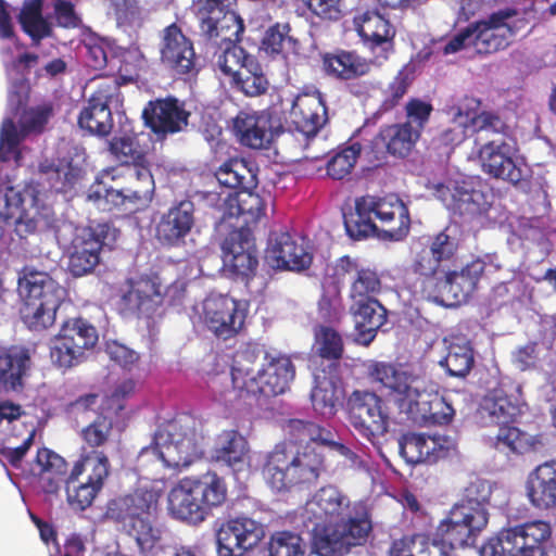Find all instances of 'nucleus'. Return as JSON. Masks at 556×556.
I'll return each mask as SVG.
<instances>
[{
	"label": "nucleus",
	"instance_id": "nucleus-1",
	"mask_svg": "<svg viewBox=\"0 0 556 556\" xmlns=\"http://www.w3.org/2000/svg\"><path fill=\"white\" fill-rule=\"evenodd\" d=\"M204 447V428L197 417L181 414L161 426L151 444L142 447L137 456L136 469L141 476L138 489L110 501L105 517L118 523L142 551L151 548L159 539V531L151 525L150 509L163 488L162 470L189 468L202 458Z\"/></svg>",
	"mask_w": 556,
	"mask_h": 556
},
{
	"label": "nucleus",
	"instance_id": "nucleus-2",
	"mask_svg": "<svg viewBox=\"0 0 556 556\" xmlns=\"http://www.w3.org/2000/svg\"><path fill=\"white\" fill-rule=\"evenodd\" d=\"M287 432L293 440L307 443L299 447L293 442H283L267 454L263 475L276 492L317 480L325 469V448L342 457L344 465L352 466L357 462L356 454L337 441L331 430L314 422L292 419L287 425Z\"/></svg>",
	"mask_w": 556,
	"mask_h": 556
},
{
	"label": "nucleus",
	"instance_id": "nucleus-3",
	"mask_svg": "<svg viewBox=\"0 0 556 556\" xmlns=\"http://www.w3.org/2000/svg\"><path fill=\"white\" fill-rule=\"evenodd\" d=\"M302 519L319 556H339L363 544L371 530L363 503H352L336 485L318 489L306 501Z\"/></svg>",
	"mask_w": 556,
	"mask_h": 556
},
{
	"label": "nucleus",
	"instance_id": "nucleus-4",
	"mask_svg": "<svg viewBox=\"0 0 556 556\" xmlns=\"http://www.w3.org/2000/svg\"><path fill=\"white\" fill-rule=\"evenodd\" d=\"M370 379L388 390L401 412L421 425H447L455 415L452 404L424 379L403 365L370 362Z\"/></svg>",
	"mask_w": 556,
	"mask_h": 556
},
{
	"label": "nucleus",
	"instance_id": "nucleus-5",
	"mask_svg": "<svg viewBox=\"0 0 556 556\" xmlns=\"http://www.w3.org/2000/svg\"><path fill=\"white\" fill-rule=\"evenodd\" d=\"M294 377L289 357H267L262 350L247 348L238 352L230 372L231 389L223 394L225 406L243 410L254 404L258 394L283 393Z\"/></svg>",
	"mask_w": 556,
	"mask_h": 556
},
{
	"label": "nucleus",
	"instance_id": "nucleus-6",
	"mask_svg": "<svg viewBox=\"0 0 556 556\" xmlns=\"http://www.w3.org/2000/svg\"><path fill=\"white\" fill-rule=\"evenodd\" d=\"M504 502V489L476 478L465 488L464 497L440 521L438 533L451 545H471L489 522L485 505H502Z\"/></svg>",
	"mask_w": 556,
	"mask_h": 556
},
{
	"label": "nucleus",
	"instance_id": "nucleus-7",
	"mask_svg": "<svg viewBox=\"0 0 556 556\" xmlns=\"http://www.w3.org/2000/svg\"><path fill=\"white\" fill-rule=\"evenodd\" d=\"M226 480L216 471L184 477L169 489L166 497L168 515L188 526H200L227 501Z\"/></svg>",
	"mask_w": 556,
	"mask_h": 556
},
{
	"label": "nucleus",
	"instance_id": "nucleus-8",
	"mask_svg": "<svg viewBox=\"0 0 556 556\" xmlns=\"http://www.w3.org/2000/svg\"><path fill=\"white\" fill-rule=\"evenodd\" d=\"M153 190L154 181L148 168H114L100 174L87 198L102 211L121 206L132 210L130 204H146L151 201Z\"/></svg>",
	"mask_w": 556,
	"mask_h": 556
},
{
	"label": "nucleus",
	"instance_id": "nucleus-9",
	"mask_svg": "<svg viewBox=\"0 0 556 556\" xmlns=\"http://www.w3.org/2000/svg\"><path fill=\"white\" fill-rule=\"evenodd\" d=\"M17 291L22 300L21 317L33 330L51 327L66 296L65 289L48 273L24 267L18 274Z\"/></svg>",
	"mask_w": 556,
	"mask_h": 556
},
{
	"label": "nucleus",
	"instance_id": "nucleus-10",
	"mask_svg": "<svg viewBox=\"0 0 556 556\" xmlns=\"http://www.w3.org/2000/svg\"><path fill=\"white\" fill-rule=\"evenodd\" d=\"M526 26L522 13L508 8L498 10L454 35L444 46L443 52L453 54L469 47L479 53L495 52L506 48Z\"/></svg>",
	"mask_w": 556,
	"mask_h": 556
},
{
	"label": "nucleus",
	"instance_id": "nucleus-11",
	"mask_svg": "<svg viewBox=\"0 0 556 556\" xmlns=\"http://www.w3.org/2000/svg\"><path fill=\"white\" fill-rule=\"evenodd\" d=\"M48 193L39 185L5 187L0 190V242L3 233L14 231L22 240L33 233L42 219H48L51 208Z\"/></svg>",
	"mask_w": 556,
	"mask_h": 556
},
{
	"label": "nucleus",
	"instance_id": "nucleus-12",
	"mask_svg": "<svg viewBox=\"0 0 556 556\" xmlns=\"http://www.w3.org/2000/svg\"><path fill=\"white\" fill-rule=\"evenodd\" d=\"M432 193L454 213L484 226L495 219L494 194L481 181L456 174L429 186Z\"/></svg>",
	"mask_w": 556,
	"mask_h": 556
},
{
	"label": "nucleus",
	"instance_id": "nucleus-13",
	"mask_svg": "<svg viewBox=\"0 0 556 556\" xmlns=\"http://www.w3.org/2000/svg\"><path fill=\"white\" fill-rule=\"evenodd\" d=\"M110 475L108 456L100 451L81 454L66 479L68 505L75 510L89 507Z\"/></svg>",
	"mask_w": 556,
	"mask_h": 556
},
{
	"label": "nucleus",
	"instance_id": "nucleus-14",
	"mask_svg": "<svg viewBox=\"0 0 556 556\" xmlns=\"http://www.w3.org/2000/svg\"><path fill=\"white\" fill-rule=\"evenodd\" d=\"M348 417L353 429L371 443L384 437L394 417L389 402L375 392L356 390L348 400Z\"/></svg>",
	"mask_w": 556,
	"mask_h": 556
},
{
	"label": "nucleus",
	"instance_id": "nucleus-15",
	"mask_svg": "<svg viewBox=\"0 0 556 556\" xmlns=\"http://www.w3.org/2000/svg\"><path fill=\"white\" fill-rule=\"evenodd\" d=\"M98 339V331L90 323L83 318L70 319L51 340V361L60 368L77 366L87 358Z\"/></svg>",
	"mask_w": 556,
	"mask_h": 556
},
{
	"label": "nucleus",
	"instance_id": "nucleus-16",
	"mask_svg": "<svg viewBox=\"0 0 556 556\" xmlns=\"http://www.w3.org/2000/svg\"><path fill=\"white\" fill-rule=\"evenodd\" d=\"M12 25L3 3L0 2V37L8 39L2 48L3 62L11 80L9 105L18 111L28 98L29 86L24 72L39 64V56L33 53H22L20 46L13 39Z\"/></svg>",
	"mask_w": 556,
	"mask_h": 556
},
{
	"label": "nucleus",
	"instance_id": "nucleus-17",
	"mask_svg": "<svg viewBox=\"0 0 556 556\" xmlns=\"http://www.w3.org/2000/svg\"><path fill=\"white\" fill-rule=\"evenodd\" d=\"M476 98H465L450 109L451 126L442 135V141L456 146L468 136L480 131L505 132L507 126L493 113L481 110Z\"/></svg>",
	"mask_w": 556,
	"mask_h": 556
},
{
	"label": "nucleus",
	"instance_id": "nucleus-18",
	"mask_svg": "<svg viewBox=\"0 0 556 556\" xmlns=\"http://www.w3.org/2000/svg\"><path fill=\"white\" fill-rule=\"evenodd\" d=\"M248 314L244 302L225 294H211L202 303L201 318L215 337L227 340L243 328Z\"/></svg>",
	"mask_w": 556,
	"mask_h": 556
},
{
	"label": "nucleus",
	"instance_id": "nucleus-19",
	"mask_svg": "<svg viewBox=\"0 0 556 556\" xmlns=\"http://www.w3.org/2000/svg\"><path fill=\"white\" fill-rule=\"evenodd\" d=\"M264 526L249 517H235L223 521L215 531L218 556H243L264 539Z\"/></svg>",
	"mask_w": 556,
	"mask_h": 556
},
{
	"label": "nucleus",
	"instance_id": "nucleus-20",
	"mask_svg": "<svg viewBox=\"0 0 556 556\" xmlns=\"http://www.w3.org/2000/svg\"><path fill=\"white\" fill-rule=\"evenodd\" d=\"M358 212L374 213L387 227L381 230L379 240L402 241L409 229V214L406 205L396 197L383 199L363 198L356 201Z\"/></svg>",
	"mask_w": 556,
	"mask_h": 556
},
{
	"label": "nucleus",
	"instance_id": "nucleus-21",
	"mask_svg": "<svg viewBox=\"0 0 556 556\" xmlns=\"http://www.w3.org/2000/svg\"><path fill=\"white\" fill-rule=\"evenodd\" d=\"M52 114L50 104H42L36 109L25 111L20 119V128L11 118L2 122L0 129V160L14 159L16 164H22V151L18 149L21 140L31 131H40Z\"/></svg>",
	"mask_w": 556,
	"mask_h": 556
},
{
	"label": "nucleus",
	"instance_id": "nucleus-22",
	"mask_svg": "<svg viewBox=\"0 0 556 556\" xmlns=\"http://www.w3.org/2000/svg\"><path fill=\"white\" fill-rule=\"evenodd\" d=\"M478 161L482 170L494 177L517 184L522 179L520 163L515 160V146L504 137L494 138L478 149Z\"/></svg>",
	"mask_w": 556,
	"mask_h": 556
},
{
	"label": "nucleus",
	"instance_id": "nucleus-23",
	"mask_svg": "<svg viewBox=\"0 0 556 556\" xmlns=\"http://www.w3.org/2000/svg\"><path fill=\"white\" fill-rule=\"evenodd\" d=\"M185 290V282L177 281L174 285L163 288L161 282L152 279H139L129 282V290L124 292L117 302V308L123 315L136 313L147 314L160 302L164 294L176 300Z\"/></svg>",
	"mask_w": 556,
	"mask_h": 556
},
{
	"label": "nucleus",
	"instance_id": "nucleus-24",
	"mask_svg": "<svg viewBox=\"0 0 556 556\" xmlns=\"http://www.w3.org/2000/svg\"><path fill=\"white\" fill-rule=\"evenodd\" d=\"M231 0H197L194 10L200 28L208 36L231 39L242 30V18L229 10Z\"/></svg>",
	"mask_w": 556,
	"mask_h": 556
},
{
	"label": "nucleus",
	"instance_id": "nucleus-25",
	"mask_svg": "<svg viewBox=\"0 0 556 556\" xmlns=\"http://www.w3.org/2000/svg\"><path fill=\"white\" fill-rule=\"evenodd\" d=\"M211 459L227 466L239 478L240 475L250 472L253 454L243 435L235 430H228L217 437L211 452Z\"/></svg>",
	"mask_w": 556,
	"mask_h": 556
},
{
	"label": "nucleus",
	"instance_id": "nucleus-26",
	"mask_svg": "<svg viewBox=\"0 0 556 556\" xmlns=\"http://www.w3.org/2000/svg\"><path fill=\"white\" fill-rule=\"evenodd\" d=\"M142 116L146 124L157 135L182 131L188 125L189 112L175 98L150 101Z\"/></svg>",
	"mask_w": 556,
	"mask_h": 556
},
{
	"label": "nucleus",
	"instance_id": "nucleus-27",
	"mask_svg": "<svg viewBox=\"0 0 556 556\" xmlns=\"http://www.w3.org/2000/svg\"><path fill=\"white\" fill-rule=\"evenodd\" d=\"M233 128L242 144L263 149L274 140L279 125L268 112H240L235 118Z\"/></svg>",
	"mask_w": 556,
	"mask_h": 556
},
{
	"label": "nucleus",
	"instance_id": "nucleus-28",
	"mask_svg": "<svg viewBox=\"0 0 556 556\" xmlns=\"http://www.w3.org/2000/svg\"><path fill=\"white\" fill-rule=\"evenodd\" d=\"M522 402L514 394H508L503 384L488 392L482 400L478 416L482 426L509 425L521 413Z\"/></svg>",
	"mask_w": 556,
	"mask_h": 556
},
{
	"label": "nucleus",
	"instance_id": "nucleus-29",
	"mask_svg": "<svg viewBox=\"0 0 556 556\" xmlns=\"http://www.w3.org/2000/svg\"><path fill=\"white\" fill-rule=\"evenodd\" d=\"M192 42L175 24L164 29L161 43L162 63L178 74H186L194 67Z\"/></svg>",
	"mask_w": 556,
	"mask_h": 556
},
{
	"label": "nucleus",
	"instance_id": "nucleus-30",
	"mask_svg": "<svg viewBox=\"0 0 556 556\" xmlns=\"http://www.w3.org/2000/svg\"><path fill=\"white\" fill-rule=\"evenodd\" d=\"M289 119L305 137L315 136L327 122V111L321 94H300L293 99Z\"/></svg>",
	"mask_w": 556,
	"mask_h": 556
},
{
	"label": "nucleus",
	"instance_id": "nucleus-31",
	"mask_svg": "<svg viewBox=\"0 0 556 556\" xmlns=\"http://www.w3.org/2000/svg\"><path fill=\"white\" fill-rule=\"evenodd\" d=\"M525 491L534 507H556V462L544 463L530 471Z\"/></svg>",
	"mask_w": 556,
	"mask_h": 556
},
{
	"label": "nucleus",
	"instance_id": "nucleus-32",
	"mask_svg": "<svg viewBox=\"0 0 556 556\" xmlns=\"http://www.w3.org/2000/svg\"><path fill=\"white\" fill-rule=\"evenodd\" d=\"M30 473L38 479L39 486L46 493H56L63 483L66 484L67 464L54 451L39 448L30 465Z\"/></svg>",
	"mask_w": 556,
	"mask_h": 556
},
{
	"label": "nucleus",
	"instance_id": "nucleus-33",
	"mask_svg": "<svg viewBox=\"0 0 556 556\" xmlns=\"http://www.w3.org/2000/svg\"><path fill=\"white\" fill-rule=\"evenodd\" d=\"M112 91L99 90L90 98L78 118L81 128L98 136L110 132L113 125L110 105L113 101H118V94H114L117 91L116 86H113Z\"/></svg>",
	"mask_w": 556,
	"mask_h": 556
},
{
	"label": "nucleus",
	"instance_id": "nucleus-34",
	"mask_svg": "<svg viewBox=\"0 0 556 556\" xmlns=\"http://www.w3.org/2000/svg\"><path fill=\"white\" fill-rule=\"evenodd\" d=\"M354 26L363 40L372 50L381 48L383 52L392 50L395 28L377 11H365L354 17Z\"/></svg>",
	"mask_w": 556,
	"mask_h": 556
},
{
	"label": "nucleus",
	"instance_id": "nucleus-35",
	"mask_svg": "<svg viewBox=\"0 0 556 556\" xmlns=\"http://www.w3.org/2000/svg\"><path fill=\"white\" fill-rule=\"evenodd\" d=\"M21 414L22 410L18 405L11 402H2L0 404V442L3 444V448L13 465H16L24 457L31 446L36 433L35 429H29L21 445H15L11 441V437L14 435L13 430L18 424Z\"/></svg>",
	"mask_w": 556,
	"mask_h": 556
},
{
	"label": "nucleus",
	"instance_id": "nucleus-36",
	"mask_svg": "<svg viewBox=\"0 0 556 556\" xmlns=\"http://www.w3.org/2000/svg\"><path fill=\"white\" fill-rule=\"evenodd\" d=\"M351 309L357 331L356 340L363 345H368L375 339L377 330L384 324L387 311L374 298L355 301Z\"/></svg>",
	"mask_w": 556,
	"mask_h": 556
},
{
	"label": "nucleus",
	"instance_id": "nucleus-37",
	"mask_svg": "<svg viewBox=\"0 0 556 556\" xmlns=\"http://www.w3.org/2000/svg\"><path fill=\"white\" fill-rule=\"evenodd\" d=\"M463 545H451L447 540L439 535L438 528L431 544L421 534L404 536L392 543L390 556H451V549Z\"/></svg>",
	"mask_w": 556,
	"mask_h": 556
},
{
	"label": "nucleus",
	"instance_id": "nucleus-38",
	"mask_svg": "<svg viewBox=\"0 0 556 556\" xmlns=\"http://www.w3.org/2000/svg\"><path fill=\"white\" fill-rule=\"evenodd\" d=\"M485 266L486 263L483 260L477 258L459 270L446 273L450 285L446 287L445 295L450 299L451 306H456L469 298L475 291Z\"/></svg>",
	"mask_w": 556,
	"mask_h": 556
},
{
	"label": "nucleus",
	"instance_id": "nucleus-39",
	"mask_svg": "<svg viewBox=\"0 0 556 556\" xmlns=\"http://www.w3.org/2000/svg\"><path fill=\"white\" fill-rule=\"evenodd\" d=\"M325 72L336 78L353 79L369 73L371 62L352 51H338L323 56Z\"/></svg>",
	"mask_w": 556,
	"mask_h": 556
},
{
	"label": "nucleus",
	"instance_id": "nucleus-40",
	"mask_svg": "<svg viewBox=\"0 0 556 556\" xmlns=\"http://www.w3.org/2000/svg\"><path fill=\"white\" fill-rule=\"evenodd\" d=\"M218 182L225 187L247 191V197L254 202L257 199L250 192L257 185L253 165L243 159H231L225 162L215 173Z\"/></svg>",
	"mask_w": 556,
	"mask_h": 556
},
{
	"label": "nucleus",
	"instance_id": "nucleus-41",
	"mask_svg": "<svg viewBox=\"0 0 556 556\" xmlns=\"http://www.w3.org/2000/svg\"><path fill=\"white\" fill-rule=\"evenodd\" d=\"M312 245H267L266 263L277 269L302 270L312 263Z\"/></svg>",
	"mask_w": 556,
	"mask_h": 556
},
{
	"label": "nucleus",
	"instance_id": "nucleus-42",
	"mask_svg": "<svg viewBox=\"0 0 556 556\" xmlns=\"http://www.w3.org/2000/svg\"><path fill=\"white\" fill-rule=\"evenodd\" d=\"M342 397L343 391L332 378L325 375L315 377L311 400L313 408L318 415L325 418L333 417L338 412Z\"/></svg>",
	"mask_w": 556,
	"mask_h": 556
},
{
	"label": "nucleus",
	"instance_id": "nucleus-43",
	"mask_svg": "<svg viewBox=\"0 0 556 556\" xmlns=\"http://www.w3.org/2000/svg\"><path fill=\"white\" fill-rule=\"evenodd\" d=\"M193 205L185 201L169 210L157 227L160 239L177 241L190 232L193 225Z\"/></svg>",
	"mask_w": 556,
	"mask_h": 556
},
{
	"label": "nucleus",
	"instance_id": "nucleus-44",
	"mask_svg": "<svg viewBox=\"0 0 556 556\" xmlns=\"http://www.w3.org/2000/svg\"><path fill=\"white\" fill-rule=\"evenodd\" d=\"M418 138V129H414L409 123L387 126L381 129L379 135L387 151L395 156H406Z\"/></svg>",
	"mask_w": 556,
	"mask_h": 556
},
{
	"label": "nucleus",
	"instance_id": "nucleus-45",
	"mask_svg": "<svg viewBox=\"0 0 556 556\" xmlns=\"http://www.w3.org/2000/svg\"><path fill=\"white\" fill-rule=\"evenodd\" d=\"M222 258L227 275L245 277L257 266L254 245H223Z\"/></svg>",
	"mask_w": 556,
	"mask_h": 556
},
{
	"label": "nucleus",
	"instance_id": "nucleus-46",
	"mask_svg": "<svg viewBox=\"0 0 556 556\" xmlns=\"http://www.w3.org/2000/svg\"><path fill=\"white\" fill-rule=\"evenodd\" d=\"M261 51L273 58L281 56L287 63H290L299 55L300 43L285 30V27L280 29L279 26H275L265 33Z\"/></svg>",
	"mask_w": 556,
	"mask_h": 556
},
{
	"label": "nucleus",
	"instance_id": "nucleus-47",
	"mask_svg": "<svg viewBox=\"0 0 556 556\" xmlns=\"http://www.w3.org/2000/svg\"><path fill=\"white\" fill-rule=\"evenodd\" d=\"M29 368V354L21 348L0 351V379L2 382L15 389L21 384V379Z\"/></svg>",
	"mask_w": 556,
	"mask_h": 556
},
{
	"label": "nucleus",
	"instance_id": "nucleus-48",
	"mask_svg": "<svg viewBox=\"0 0 556 556\" xmlns=\"http://www.w3.org/2000/svg\"><path fill=\"white\" fill-rule=\"evenodd\" d=\"M201 31L208 37L210 39L220 38L222 41H228L229 45L225 48L224 52L218 55L217 66L218 68L227 76L231 78V81L239 76L242 70L248 66L250 61H254V58L247 54L243 48L232 43V41L237 40L243 29L238 34V36L228 39L223 36H208L202 29Z\"/></svg>",
	"mask_w": 556,
	"mask_h": 556
},
{
	"label": "nucleus",
	"instance_id": "nucleus-49",
	"mask_svg": "<svg viewBox=\"0 0 556 556\" xmlns=\"http://www.w3.org/2000/svg\"><path fill=\"white\" fill-rule=\"evenodd\" d=\"M40 172L51 188L66 192L83 178L84 170L78 162H61L58 166L41 165Z\"/></svg>",
	"mask_w": 556,
	"mask_h": 556
},
{
	"label": "nucleus",
	"instance_id": "nucleus-50",
	"mask_svg": "<svg viewBox=\"0 0 556 556\" xmlns=\"http://www.w3.org/2000/svg\"><path fill=\"white\" fill-rule=\"evenodd\" d=\"M101 245H66L64 264L76 277L90 273L100 262Z\"/></svg>",
	"mask_w": 556,
	"mask_h": 556
},
{
	"label": "nucleus",
	"instance_id": "nucleus-51",
	"mask_svg": "<svg viewBox=\"0 0 556 556\" xmlns=\"http://www.w3.org/2000/svg\"><path fill=\"white\" fill-rule=\"evenodd\" d=\"M440 365L453 377H465L469 374L473 365V353L469 342L464 339L452 342Z\"/></svg>",
	"mask_w": 556,
	"mask_h": 556
},
{
	"label": "nucleus",
	"instance_id": "nucleus-52",
	"mask_svg": "<svg viewBox=\"0 0 556 556\" xmlns=\"http://www.w3.org/2000/svg\"><path fill=\"white\" fill-rule=\"evenodd\" d=\"M111 52V67L116 68L123 83L131 81L142 64V54L137 47L108 46Z\"/></svg>",
	"mask_w": 556,
	"mask_h": 556
},
{
	"label": "nucleus",
	"instance_id": "nucleus-53",
	"mask_svg": "<svg viewBox=\"0 0 556 556\" xmlns=\"http://www.w3.org/2000/svg\"><path fill=\"white\" fill-rule=\"evenodd\" d=\"M42 0H25L20 13V23L33 39H40L50 34L51 26L42 17Z\"/></svg>",
	"mask_w": 556,
	"mask_h": 556
},
{
	"label": "nucleus",
	"instance_id": "nucleus-54",
	"mask_svg": "<svg viewBox=\"0 0 556 556\" xmlns=\"http://www.w3.org/2000/svg\"><path fill=\"white\" fill-rule=\"evenodd\" d=\"M538 440L535 437L521 432L515 427L508 425L498 427L496 435V447L498 450H509L514 453L523 454L534 448Z\"/></svg>",
	"mask_w": 556,
	"mask_h": 556
},
{
	"label": "nucleus",
	"instance_id": "nucleus-55",
	"mask_svg": "<svg viewBox=\"0 0 556 556\" xmlns=\"http://www.w3.org/2000/svg\"><path fill=\"white\" fill-rule=\"evenodd\" d=\"M200 374L211 384L212 390L216 393V400L225 405L223 394L226 390H219L218 386L223 382L229 381V374L226 371V362L215 354L207 355L200 365Z\"/></svg>",
	"mask_w": 556,
	"mask_h": 556
},
{
	"label": "nucleus",
	"instance_id": "nucleus-56",
	"mask_svg": "<svg viewBox=\"0 0 556 556\" xmlns=\"http://www.w3.org/2000/svg\"><path fill=\"white\" fill-rule=\"evenodd\" d=\"M232 83L247 96L255 97L264 93L268 87V80L264 76L257 62L250 61L248 66L239 73Z\"/></svg>",
	"mask_w": 556,
	"mask_h": 556
},
{
	"label": "nucleus",
	"instance_id": "nucleus-57",
	"mask_svg": "<svg viewBox=\"0 0 556 556\" xmlns=\"http://www.w3.org/2000/svg\"><path fill=\"white\" fill-rule=\"evenodd\" d=\"M424 462H437L456 453L457 444L454 438L445 434L421 433Z\"/></svg>",
	"mask_w": 556,
	"mask_h": 556
},
{
	"label": "nucleus",
	"instance_id": "nucleus-58",
	"mask_svg": "<svg viewBox=\"0 0 556 556\" xmlns=\"http://www.w3.org/2000/svg\"><path fill=\"white\" fill-rule=\"evenodd\" d=\"M361 151L358 142H353L339 150L327 164L328 175L333 179H342L349 175L354 168Z\"/></svg>",
	"mask_w": 556,
	"mask_h": 556
},
{
	"label": "nucleus",
	"instance_id": "nucleus-59",
	"mask_svg": "<svg viewBox=\"0 0 556 556\" xmlns=\"http://www.w3.org/2000/svg\"><path fill=\"white\" fill-rule=\"evenodd\" d=\"M314 349L323 358L338 359L343 352L342 338L333 328L320 326L315 330Z\"/></svg>",
	"mask_w": 556,
	"mask_h": 556
},
{
	"label": "nucleus",
	"instance_id": "nucleus-60",
	"mask_svg": "<svg viewBox=\"0 0 556 556\" xmlns=\"http://www.w3.org/2000/svg\"><path fill=\"white\" fill-rule=\"evenodd\" d=\"M302 538L292 532H278L271 536L269 556H305Z\"/></svg>",
	"mask_w": 556,
	"mask_h": 556
},
{
	"label": "nucleus",
	"instance_id": "nucleus-61",
	"mask_svg": "<svg viewBox=\"0 0 556 556\" xmlns=\"http://www.w3.org/2000/svg\"><path fill=\"white\" fill-rule=\"evenodd\" d=\"M454 245H425L418 254L416 269L421 275L434 274L442 260L454 254Z\"/></svg>",
	"mask_w": 556,
	"mask_h": 556
},
{
	"label": "nucleus",
	"instance_id": "nucleus-62",
	"mask_svg": "<svg viewBox=\"0 0 556 556\" xmlns=\"http://www.w3.org/2000/svg\"><path fill=\"white\" fill-rule=\"evenodd\" d=\"M110 151L123 164H139L143 159V150L134 136L114 137L110 142Z\"/></svg>",
	"mask_w": 556,
	"mask_h": 556
},
{
	"label": "nucleus",
	"instance_id": "nucleus-63",
	"mask_svg": "<svg viewBox=\"0 0 556 556\" xmlns=\"http://www.w3.org/2000/svg\"><path fill=\"white\" fill-rule=\"evenodd\" d=\"M119 231L109 223H92L76 229L75 240L79 243H110L118 240Z\"/></svg>",
	"mask_w": 556,
	"mask_h": 556
},
{
	"label": "nucleus",
	"instance_id": "nucleus-64",
	"mask_svg": "<svg viewBox=\"0 0 556 556\" xmlns=\"http://www.w3.org/2000/svg\"><path fill=\"white\" fill-rule=\"evenodd\" d=\"M380 289V280L377 274L370 269L357 270L356 278L352 282L350 296L355 301H363L378 292Z\"/></svg>",
	"mask_w": 556,
	"mask_h": 556
}]
</instances>
